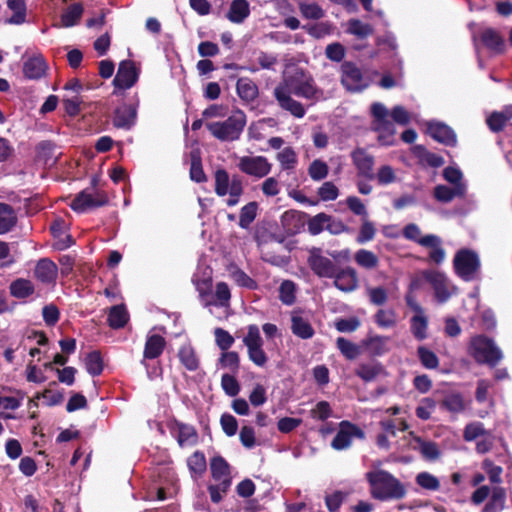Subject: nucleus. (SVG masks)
<instances>
[{"mask_svg":"<svg viewBox=\"0 0 512 512\" xmlns=\"http://www.w3.org/2000/svg\"><path fill=\"white\" fill-rule=\"evenodd\" d=\"M371 115L373 117L372 130L378 133V141L384 146L393 145L395 142L396 128L390 121V117L400 125H407L411 121V114L400 105L395 106L389 112L385 105L375 102L371 105Z\"/></svg>","mask_w":512,"mask_h":512,"instance_id":"1","label":"nucleus"},{"mask_svg":"<svg viewBox=\"0 0 512 512\" xmlns=\"http://www.w3.org/2000/svg\"><path fill=\"white\" fill-rule=\"evenodd\" d=\"M370 486V494L374 499L387 501L402 499L406 495L405 486L391 473L375 469L365 475Z\"/></svg>","mask_w":512,"mask_h":512,"instance_id":"2","label":"nucleus"},{"mask_svg":"<svg viewBox=\"0 0 512 512\" xmlns=\"http://www.w3.org/2000/svg\"><path fill=\"white\" fill-rule=\"evenodd\" d=\"M246 125V115L241 110H236L225 121L210 122L206 124L209 132L218 140H237Z\"/></svg>","mask_w":512,"mask_h":512,"instance_id":"3","label":"nucleus"},{"mask_svg":"<svg viewBox=\"0 0 512 512\" xmlns=\"http://www.w3.org/2000/svg\"><path fill=\"white\" fill-rule=\"evenodd\" d=\"M244 188L242 180L239 176L230 177L228 172L224 169H218L215 172V192L218 196H226V203L228 206H235L239 203L240 197L243 194Z\"/></svg>","mask_w":512,"mask_h":512,"instance_id":"4","label":"nucleus"},{"mask_svg":"<svg viewBox=\"0 0 512 512\" xmlns=\"http://www.w3.org/2000/svg\"><path fill=\"white\" fill-rule=\"evenodd\" d=\"M467 184L463 180V174L458 167L450 166V202L455 198H460L463 203L460 208L453 207V215L465 216L473 208V202L466 197Z\"/></svg>","mask_w":512,"mask_h":512,"instance_id":"5","label":"nucleus"},{"mask_svg":"<svg viewBox=\"0 0 512 512\" xmlns=\"http://www.w3.org/2000/svg\"><path fill=\"white\" fill-rule=\"evenodd\" d=\"M473 357L478 363L487 364L495 367L503 355L501 350L495 345L491 338L484 335H478L471 341Z\"/></svg>","mask_w":512,"mask_h":512,"instance_id":"6","label":"nucleus"},{"mask_svg":"<svg viewBox=\"0 0 512 512\" xmlns=\"http://www.w3.org/2000/svg\"><path fill=\"white\" fill-rule=\"evenodd\" d=\"M453 268L456 275L462 280L472 281L480 268L477 253L471 249H460L454 256Z\"/></svg>","mask_w":512,"mask_h":512,"instance_id":"7","label":"nucleus"},{"mask_svg":"<svg viewBox=\"0 0 512 512\" xmlns=\"http://www.w3.org/2000/svg\"><path fill=\"white\" fill-rule=\"evenodd\" d=\"M243 343L247 347L249 359L257 366L263 367L268 357L263 350V339L260 330L256 325H249L247 327V334L243 338Z\"/></svg>","mask_w":512,"mask_h":512,"instance_id":"8","label":"nucleus"},{"mask_svg":"<svg viewBox=\"0 0 512 512\" xmlns=\"http://www.w3.org/2000/svg\"><path fill=\"white\" fill-rule=\"evenodd\" d=\"M237 166L244 174L257 179L266 177L272 169V164L264 156H242Z\"/></svg>","mask_w":512,"mask_h":512,"instance_id":"9","label":"nucleus"},{"mask_svg":"<svg viewBox=\"0 0 512 512\" xmlns=\"http://www.w3.org/2000/svg\"><path fill=\"white\" fill-rule=\"evenodd\" d=\"M341 82L343 86L351 92H359L365 89L369 82L362 75L361 70L352 63H344L342 65Z\"/></svg>","mask_w":512,"mask_h":512,"instance_id":"10","label":"nucleus"},{"mask_svg":"<svg viewBox=\"0 0 512 512\" xmlns=\"http://www.w3.org/2000/svg\"><path fill=\"white\" fill-rule=\"evenodd\" d=\"M308 264L319 277L333 278L336 273V266L331 259L322 255L320 248H312L309 251Z\"/></svg>","mask_w":512,"mask_h":512,"instance_id":"11","label":"nucleus"},{"mask_svg":"<svg viewBox=\"0 0 512 512\" xmlns=\"http://www.w3.org/2000/svg\"><path fill=\"white\" fill-rule=\"evenodd\" d=\"M353 438H364V432L356 425L348 421H342L339 431L331 442V446L335 450L346 449L351 445Z\"/></svg>","mask_w":512,"mask_h":512,"instance_id":"12","label":"nucleus"},{"mask_svg":"<svg viewBox=\"0 0 512 512\" xmlns=\"http://www.w3.org/2000/svg\"><path fill=\"white\" fill-rule=\"evenodd\" d=\"M107 201L108 199L103 193L84 190L73 199L70 207L76 212H84L90 208L102 206Z\"/></svg>","mask_w":512,"mask_h":512,"instance_id":"13","label":"nucleus"},{"mask_svg":"<svg viewBox=\"0 0 512 512\" xmlns=\"http://www.w3.org/2000/svg\"><path fill=\"white\" fill-rule=\"evenodd\" d=\"M291 93L293 92L287 82L284 85L276 87L274 90L275 98L280 107L289 111L293 116L302 118L305 115V109L300 102L291 98Z\"/></svg>","mask_w":512,"mask_h":512,"instance_id":"14","label":"nucleus"},{"mask_svg":"<svg viewBox=\"0 0 512 512\" xmlns=\"http://www.w3.org/2000/svg\"><path fill=\"white\" fill-rule=\"evenodd\" d=\"M139 70L135 63L129 60L122 61L114 78V85L120 89L131 88L138 80Z\"/></svg>","mask_w":512,"mask_h":512,"instance_id":"15","label":"nucleus"},{"mask_svg":"<svg viewBox=\"0 0 512 512\" xmlns=\"http://www.w3.org/2000/svg\"><path fill=\"white\" fill-rule=\"evenodd\" d=\"M351 158L355 165L358 175L367 179H372L374 157L370 155L365 149L357 148L352 151Z\"/></svg>","mask_w":512,"mask_h":512,"instance_id":"16","label":"nucleus"},{"mask_svg":"<svg viewBox=\"0 0 512 512\" xmlns=\"http://www.w3.org/2000/svg\"><path fill=\"white\" fill-rule=\"evenodd\" d=\"M403 236L407 240L414 241L421 246H435L441 243V239L434 234L422 235L420 227L414 223L404 227Z\"/></svg>","mask_w":512,"mask_h":512,"instance_id":"17","label":"nucleus"},{"mask_svg":"<svg viewBox=\"0 0 512 512\" xmlns=\"http://www.w3.org/2000/svg\"><path fill=\"white\" fill-rule=\"evenodd\" d=\"M333 278L335 287L343 292H352L358 287L357 272L354 268L346 267L336 271Z\"/></svg>","mask_w":512,"mask_h":512,"instance_id":"18","label":"nucleus"},{"mask_svg":"<svg viewBox=\"0 0 512 512\" xmlns=\"http://www.w3.org/2000/svg\"><path fill=\"white\" fill-rule=\"evenodd\" d=\"M58 275V268L56 264L48 259H40L35 266L34 276L42 283L51 284L56 281Z\"/></svg>","mask_w":512,"mask_h":512,"instance_id":"19","label":"nucleus"},{"mask_svg":"<svg viewBox=\"0 0 512 512\" xmlns=\"http://www.w3.org/2000/svg\"><path fill=\"white\" fill-rule=\"evenodd\" d=\"M291 331L301 339H310L315 333L310 321L298 311L291 313Z\"/></svg>","mask_w":512,"mask_h":512,"instance_id":"20","label":"nucleus"},{"mask_svg":"<svg viewBox=\"0 0 512 512\" xmlns=\"http://www.w3.org/2000/svg\"><path fill=\"white\" fill-rule=\"evenodd\" d=\"M172 434L181 447L191 446L197 441V433L193 426L175 422L171 427Z\"/></svg>","mask_w":512,"mask_h":512,"instance_id":"21","label":"nucleus"},{"mask_svg":"<svg viewBox=\"0 0 512 512\" xmlns=\"http://www.w3.org/2000/svg\"><path fill=\"white\" fill-rule=\"evenodd\" d=\"M480 40L482 44L495 53H503L505 50L504 39L500 33L493 28H486L480 32Z\"/></svg>","mask_w":512,"mask_h":512,"instance_id":"22","label":"nucleus"},{"mask_svg":"<svg viewBox=\"0 0 512 512\" xmlns=\"http://www.w3.org/2000/svg\"><path fill=\"white\" fill-rule=\"evenodd\" d=\"M6 5L11 12V16L5 20V23L21 25L26 22L27 6L25 0H7Z\"/></svg>","mask_w":512,"mask_h":512,"instance_id":"23","label":"nucleus"},{"mask_svg":"<svg viewBox=\"0 0 512 512\" xmlns=\"http://www.w3.org/2000/svg\"><path fill=\"white\" fill-rule=\"evenodd\" d=\"M280 224L286 234L293 235L301 230L304 225V221L301 213L295 210H288L282 214Z\"/></svg>","mask_w":512,"mask_h":512,"instance_id":"24","label":"nucleus"},{"mask_svg":"<svg viewBox=\"0 0 512 512\" xmlns=\"http://www.w3.org/2000/svg\"><path fill=\"white\" fill-rule=\"evenodd\" d=\"M46 72V63L42 56H32L23 65V73L29 79H39Z\"/></svg>","mask_w":512,"mask_h":512,"instance_id":"25","label":"nucleus"},{"mask_svg":"<svg viewBox=\"0 0 512 512\" xmlns=\"http://www.w3.org/2000/svg\"><path fill=\"white\" fill-rule=\"evenodd\" d=\"M409 446L419 451L422 456L428 460H434L439 456V450L436 444L423 441L412 433H410Z\"/></svg>","mask_w":512,"mask_h":512,"instance_id":"26","label":"nucleus"},{"mask_svg":"<svg viewBox=\"0 0 512 512\" xmlns=\"http://www.w3.org/2000/svg\"><path fill=\"white\" fill-rule=\"evenodd\" d=\"M178 358L181 364L189 371H195L199 367V357L190 343H185L179 348Z\"/></svg>","mask_w":512,"mask_h":512,"instance_id":"27","label":"nucleus"},{"mask_svg":"<svg viewBox=\"0 0 512 512\" xmlns=\"http://www.w3.org/2000/svg\"><path fill=\"white\" fill-rule=\"evenodd\" d=\"M136 119V108L133 105L124 104L117 108L114 116V125L119 128H129Z\"/></svg>","mask_w":512,"mask_h":512,"instance_id":"28","label":"nucleus"},{"mask_svg":"<svg viewBox=\"0 0 512 512\" xmlns=\"http://www.w3.org/2000/svg\"><path fill=\"white\" fill-rule=\"evenodd\" d=\"M413 156L422 166L439 167L444 164V159L434 153L428 152L423 146L416 145L411 149Z\"/></svg>","mask_w":512,"mask_h":512,"instance_id":"29","label":"nucleus"},{"mask_svg":"<svg viewBox=\"0 0 512 512\" xmlns=\"http://www.w3.org/2000/svg\"><path fill=\"white\" fill-rule=\"evenodd\" d=\"M165 344V339L161 335L149 334L145 344L144 358L154 359L159 357L163 352Z\"/></svg>","mask_w":512,"mask_h":512,"instance_id":"30","label":"nucleus"},{"mask_svg":"<svg viewBox=\"0 0 512 512\" xmlns=\"http://www.w3.org/2000/svg\"><path fill=\"white\" fill-rule=\"evenodd\" d=\"M250 13L249 3L247 0H233L227 18L233 23H242Z\"/></svg>","mask_w":512,"mask_h":512,"instance_id":"31","label":"nucleus"},{"mask_svg":"<svg viewBox=\"0 0 512 512\" xmlns=\"http://www.w3.org/2000/svg\"><path fill=\"white\" fill-rule=\"evenodd\" d=\"M212 477L217 482H231L230 469L228 463L220 456L214 457L210 462Z\"/></svg>","mask_w":512,"mask_h":512,"instance_id":"32","label":"nucleus"},{"mask_svg":"<svg viewBox=\"0 0 512 512\" xmlns=\"http://www.w3.org/2000/svg\"><path fill=\"white\" fill-rule=\"evenodd\" d=\"M236 89L238 96L245 102H252L258 97V87L249 78H240Z\"/></svg>","mask_w":512,"mask_h":512,"instance_id":"33","label":"nucleus"},{"mask_svg":"<svg viewBox=\"0 0 512 512\" xmlns=\"http://www.w3.org/2000/svg\"><path fill=\"white\" fill-rule=\"evenodd\" d=\"M17 222L14 209L5 203H0V235L9 232Z\"/></svg>","mask_w":512,"mask_h":512,"instance_id":"34","label":"nucleus"},{"mask_svg":"<svg viewBox=\"0 0 512 512\" xmlns=\"http://www.w3.org/2000/svg\"><path fill=\"white\" fill-rule=\"evenodd\" d=\"M276 160L283 171L294 170L298 164V156L292 147H285L276 154Z\"/></svg>","mask_w":512,"mask_h":512,"instance_id":"35","label":"nucleus"},{"mask_svg":"<svg viewBox=\"0 0 512 512\" xmlns=\"http://www.w3.org/2000/svg\"><path fill=\"white\" fill-rule=\"evenodd\" d=\"M129 320L128 312L124 305H115L108 313V323L111 328L119 329L126 325Z\"/></svg>","mask_w":512,"mask_h":512,"instance_id":"36","label":"nucleus"},{"mask_svg":"<svg viewBox=\"0 0 512 512\" xmlns=\"http://www.w3.org/2000/svg\"><path fill=\"white\" fill-rule=\"evenodd\" d=\"M298 8L305 19L319 20L325 16V11L322 7L313 1H300Z\"/></svg>","mask_w":512,"mask_h":512,"instance_id":"37","label":"nucleus"},{"mask_svg":"<svg viewBox=\"0 0 512 512\" xmlns=\"http://www.w3.org/2000/svg\"><path fill=\"white\" fill-rule=\"evenodd\" d=\"M293 94L304 97L306 99H315L318 100L320 98L319 91L314 87L311 80L307 79L299 84H288Z\"/></svg>","mask_w":512,"mask_h":512,"instance_id":"38","label":"nucleus"},{"mask_svg":"<svg viewBox=\"0 0 512 512\" xmlns=\"http://www.w3.org/2000/svg\"><path fill=\"white\" fill-rule=\"evenodd\" d=\"M83 14V6L80 3H73L61 15V26L72 27L78 23Z\"/></svg>","mask_w":512,"mask_h":512,"instance_id":"39","label":"nucleus"},{"mask_svg":"<svg viewBox=\"0 0 512 512\" xmlns=\"http://www.w3.org/2000/svg\"><path fill=\"white\" fill-rule=\"evenodd\" d=\"M368 352L375 356H380L389 351V337L372 336L365 341Z\"/></svg>","mask_w":512,"mask_h":512,"instance_id":"40","label":"nucleus"},{"mask_svg":"<svg viewBox=\"0 0 512 512\" xmlns=\"http://www.w3.org/2000/svg\"><path fill=\"white\" fill-rule=\"evenodd\" d=\"M34 284L24 278H19L10 284V293L16 298H26L34 293Z\"/></svg>","mask_w":512,"mask_h":512,"instance_id":"41","label":"nucleus"},{"mask_svg":"<svg viewBox=\"0 0 512 512\" xmlns=\"http://www.w3.org/2000/svg\"><path fill=\"white\" fill-rule=\"evenodd\" d=\"M64 229L65 223L64 221L59 219L56 220L51 226V231L53 235L59 238V240L55 243V247L58 250H64L73 243L71 236L64 234Z\"/></svg>","mask_w":512,"mask_h":512,"instance_id":"42","label":"nucleus"},{"mask_svg":"<svg viewBox=\"0 0 512 512\" xmlns=\"http://www.w3.org/2000/svg\"><path fill=\"white\" fill-rule=\"evenodd\" d=\"M354 260L360 267L365 269H375L379 265L377 255L366 249L358 250L354 255Z\"/></svg>","mask_w":512,"mask_h":512,"instance_id":"43","label":"nucleus"},{"mask_svg":"<svg viewBox=\"0 0 512 512\" xmlns=\"http://www.w3.org/2000/svg\"><path fill=\"white\" fill-rule=\"evenodd\" d=\"M258 208V203L255 201L249 202L241 208L239 215V226L241 228L246 229L250 226L257 216Z\"/></svg>","mask_w":512,"mask_h":512,"instance_id":"44","label":"nucleus"},{"mask_svg":"<svg viewBox=\"0 0 512 512\" xmlns=\"http://www.w3.org/2000/svg\"><path fill=\"white\" fill-rule=\"evenodd\" d=\"M428 320L424 313L414 315L411 318V332L414 337L418 340H424L427 338Z\"/></svg>","mask_w":512,"mask_h":512,"instance_id":"45","label":"nucleus"},{"mask_svg":"<svg viewBox=\"0 0 512 512\" xmlns=\"http://www.w3.org/2000/svg\"><path fill=\"white\" fill-rule=\"evenodd\" d=\"M215 301L214 302H206V306L214 304L220 307L229 306L231 293L229 286L225 282H218L215 286L214 291Z\"/></svg>","mask_w":512,"mask_h":512,"instance_id":"46","label":"nucleus"},{"mask_svg":"<svg viewBox=\"0 0 512 512\" xmlns=\"http://www.w3.org/2000/svg\"><path fill=\"white\" fill-rule=\"evenodd\" d=\"M427 279L433 285L438 300L440 302H445L447 299V293L445 288V276L443 274L433 271L427 274Z\"/></svg>","mask_w":512,"mask_h":512,"instance_id":"47","label":"nucleus"},{"mask_svg":"<svg viewBox=\"0 0 512 512\" xmlns=\"http://www.w3.org/2000/svg\"><path fill=\"white\" fill-rule=\"evenodd\" d=\"M187 465L192 474L201 476L206 471V459L203 453L195 452L187 460Z\"/></svg>","mask_w":512,"mask_h":512,"instance_id":"48","label":"nucleus"},{"mask_svg":"<svg viewBox=\"0 0 512 512\" xmlns=\"http://www.w3.org/2000/svg\"><path fill=\"white\" fill-rule=\"evenodd\" d=\"M347 26V32L359 38H365L373 32L371 25L363 23L358 19L349 20Z\"/></svg>","mask_w":512,"mask_h":512,"instance_id":"49","label":"nucleus"},{"mask_svg":"<svg viewBox=\"0 0 512 512\" xmlns=\"http://www.w3.org/2000/svg\"><path fill=\"white\" fill-rule=\"evenodd\" d=\"M375 234L376 228L374 224L367 218H363L356 241L359 244H365L373 240Z\"/></svg>","mask_w":512,"mask_h":512,"instance_id":"50","label":"nucleus"},{"mask_svg":"<svg viewBox=\"0 0 512 512\" xmlns=\"http://www.w3.org/2000/svg\"><path fill=\"white\" fill-rule=\"evenodd\" d=\"M330 221V216L325 213H319L313 216L308 221V231L312 235L320 234L324 229L327 228V223Z\"/></svg>","mask_w":512,"mask_h":512,"instance_id":"51","label":"nucleus"},{"mask_svg":"<svg viewBox=\"0 0 512 512\" xmlns=\"http://www.w3.org/2000/svg\"><path fill=\"white\" fill-rule=\"evenodd\" d=\"M328 172H329L328 165L320 159H316V160L312 161V163L310 164V166L308 168V174L311 177V179L314 181L323 180L324 178L327 177Z\"/></svg>","mask_w":512,"mask_h":512,"instance_id":"52","label":"nucleus"},{"mask_svg":"<svg viewBox=\"0 0 512 512\" xmlns=\"http://www.w3.org/2000/svg\"><path fill=\"white\" fill-rule=\"evenodd\" d=\"M85 367L89 374L96 376L99 375L103 370V363L100 353L93 351L85 358Z\"/></svg>","mask_w":512,"mask_h":512,"instance_id":"53","label":"nucleus"},{"mask_svg":"<svg viewBox=\"0 0 512 512\" xmlns=\"http://www.w3.org/2000/svg\"><path fill=\"white\" fill-rule=\"evenodd\" d=\"M336 344L341 353L350 360L355 359L360 355L359 347L343 337H339Z\"/></svg>","mask_w":512,"mask_h":512,"instance_id":"54","label":"nucleus"},{"mask_svg":"<svg viewBox=\"0 0 512 512\" xmlns=\"http://www.w3.org/2000/svg\"><path fill=\"white\" fill-rule=\"evenodd\" d=\"M382 371V367L378 364H363L357 369L356 374L368 382L378 377Z\"/></svg>","mask_w":512,"mask_h":512,"instance_id":"55","label":"nucleus"},{"mask_svg":"<svg viewBox=\"0 0 512 512\" xmlns=\"http://www.w3.org/2000/svg\"><path fill=\"white\" fill-rule=\"evenodd\" d=\"M376 179L380 185H389L397 181L396 170L390 165H382L376 173Z\"/></svg>","mask_w":512,"mask_h":512,"instance_id":"56","label":"nucleus"},{"mask_svg":"<svg viewBox=\"0 0 512 512\" xmlns=\"http://www.w3.org/2000/svg\"><path fill=\"white\" fill-rule=\"evenodd\" d=\"M219 364L222 368L237 372L239 369V355L235 351H224L219 358Z\"/></svg>","mask_w":512,"mask_h":512,"instance_id":"57","label":"nucleus"},{"mask_svg":"<svg viewBox=\"0 0 512 512\" xmlns=\"http://www.w3.org/2000/svg\"><path fill=\"white\" fill-rule=\"evenodd\" d=\"M428 134L440 143H445L448 139V127L445 124L430 122L427 127Z\"/></svg>","mask_w":512,"mask_h":512,"instance_id":"58","label":"nucleus"},{"mask_svg":"<svg viewBox=\"0 0 512 512\" xmlns=\"http://www.w3.org/2000/svg\"><path fill=\"white\" fill-rule=\"evenodd\" d=\"M295 284L292 281L286 280L282 282L279 288V298L286 304L291 305L295 301Z\"/></svg>","mask_w":512,"mask_h":512,"instance_id":"59","label":"nucleus"},{"mask_svg":"<svg viewBox=\"0 0 512 512\" xmlns=\"http://www.w3.org/2000/svg\"><path fill=\"white\" fill-rule=\"evenodd\" d=\"M190 178L195 182H204L206 175L203 171L201 159L197 153H192L191 156V167H190Z\"/></svg>","mask_w":512,"mask_h":512,"instance_id":"60","label":"nucleus"},{"mask_svg":"<svg viewBox=\"0 0 512 512\" xmlns=\"http://www.w3.org/2000/svg\"><path fill=\"white\" fill-rule=\"evenodd\" d=\"M376 323L382 328H391L397 322L396 314L393 310H379L375 315Z\"/></svg>","mask_w":512,"mask_h":512,"instance_id":"61","label":"nucleus"},{"mask_svg":"<svg viewBox=\"0 0 512 512\" xmlns=\"http://www.w3.org/2000/svg\"><path fill=\"white\" fill-rule=\"evenodd\" d=\"M507 121L502 117L498 111H493L487 118L486 124L491 132L499 133L504 130L507 125Z\"/></svg>","mask_w":512,"mask_h":512,"instance_id":"62","label":"nucleus"},{"mask_svg":"<svg viewBox=\"0 0 512 512\" xmlns=\"http://www.w3.org/2000/svg\"><path fill=\"white\" fill-rule=\"evenodd\" d=\"M487 434L481 422H472L466 425L463 437L466 441H474L478 437Z\"/></svg>","mask_w":512,"mask_h":512,"instance_id":"63","label":"nucleus"},{"mask_svg":"<svg viewBox=\"0 0 512 512\" xmlns=\"http://www.w3.org/2000/svg\"><path fill=\"white\" fill-rule=\"evenodd\" d=\"M214 335L217 346L223 351H227L234 344L233 336L222 328H216Z\"/></svg>","mask_w":512,"mask_h":512,"instance_id":"64","label":"nucleus"}]
</instances>
